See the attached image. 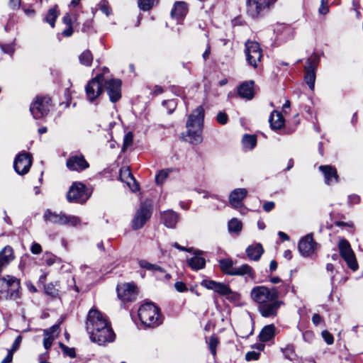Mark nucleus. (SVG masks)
Here are the masks:
<instances>
[{
    "label": "nucleus",
    "instance_id": "2eb2a0df",
    "mask_svg": "<svg viewBox=\"0 0 363 363\" xmlns=\"http://www.w3.org/2000/svg\"><path fill=\"white\" fill-rule=\"evenodd\" d=\"M118 296L124 301H133L138 295L137 287L133 283H123L116 288Z\"/></svg>",
    "mask_w": 363,
    "mask_h": 363
},
{
    "label": "nucleus",
    "instance_id": "58836bf2",
    "mask_svg": "<svg viewBox=\"0 0 363 363\" xmlns=\"http://www.w3.org/2000/svg\"><path fill=\"white\" fill-rule=\"evenodd\" d=\"M304 80L311 91H313L315 82V72L304 71Z\"/></svg>",
    "mask_w": 363,
    "mask_h": 363
},
{
    "label": "nucleus",
    "instance_id": "ea45409f",
    "mask_svg": "<svg viewBox=\"0 0 363 363\" xmlns=\"http://www.w3.org/2000/svg\"><path fill=\"white\" fill-rule=\"evenodd\" d=\"M58 283L56 282L55 284L50 283L45 286V293L52 297H55L58 294V289L57 288Z\"/></svg>",
    "mask_w": 363,
    "mask_h": 363
},
{
    "label": "nucleus",
    "instance_id": "473e14b6",
    "mask_svg": "<svg viewBox=\"0 0 363 363\" xmlns=\"http://www.w3.org/2000/svg\"><path fill=\"white\" fill-rule=\"evenodd\" d=\"M60 12L57 11V6L50 8L43 21L50 24L52 28L55 27V21L57 18Z\"/></svg>",
    "mask_w": 363,
    "mask_h": 363
},
{
    "label": "nucleus",
    "instance_id": "4468645a",
    "mask_svg": "<svg viewBox=\"0 0 363 363\" xmlns=\"http://www.w3.org/2000/svg\"><path fill=\"white\" fill-rule=\"evenodd\" d=\"M201 286L207 289L213 290L220 295L227 296L228 298H235L237 296V294L233 292L230 288L223 283L213 280H203L201 282Z\"/></svg>",
    "mask_w": 363,
    "mask_h": 363
},
{
    "label": "nucleus",
    "instance_id": "6ab92c4d",
    "mask_svg": "<svg viewBox=\"0 0 363 363\" xmlns=\"http://www.w3.org/2000/svg\"><path fill=\"white\" fill-rule=\"evenodd\" d=\"M31 164L30 155L28 153L23 152L16 157L13 166L18 174H25L29 171Z\"/></svg>",
    "mask_w": 363,
    "mask_h": 363
},
{
    "label": "nucleus",
    "instance_id": "09e8293b",
    "mask_svg": "<svg viewBox=\"0 0 363 363\" xmlns=\"http://www.w3.org/2000/svg\"><path fill=\"white\" fill-rule=\"evenodd\" d=\"M133 135L131 132H128L126 133L124 136L123 139V149L127 148L128 147L130 146L133 143Z\"/></svg>",
    "mask_w": 363,
    "mask_h": 363
},
{
    "label": "nucleus",
    "instance_id": "ddd939ff",
    "mask_svg": "<svg viewBox=\"0 0 363 363\" xmlns=\"http://www.w3.org/2000/svg\"><path fill=\"white\" fill-rule=\"evenodd\" d=\"M245 53L248 63L257 67L262 57V50L258 43L248 40L245 43Z\"/></svg>",
    "mask_w": 363,
    "mask_h": 363
},
{
    "label": "nucleus",
    "instance_id": "e433bc0d",
    "mask_svg": "<svg viewBox=\"0 0 363 363\" xmlns=\"http://www.w3.org/2000/svg\"><path fill=\"white\" fill-rule=\"evenodd\" d=\"M79 62L85 66H90L93 61L91 52L89 50H84L79 57Z\"/></svg>",
    "mask_w": 363,
    "mask_h": 363
},
{
    "label": "nucleus",
    "instance_id": "052dcab7",
    "mask_svg": "<svg viewBox=\"0 0 363 363\" xmlns=\"http://www.w3.org/2000/svg\"><path fill=\"white\" fill-rule=\"evenodd\" d=\"M359 201H360V198L357 195L353 194V195H350L348 196V202L351 205L357 204L359 203Z\"/></svg>",
    "mask_w": 363,
    "mask_h": 363
},
{
    "label": "nucleus",
    "instance_id": "39448f33",
    "mask_svg": "<svg viewBox=\"0 0 363 363\" xmlns=\"http://www.w3.org/2000/svg\"><path fill=\"white\" fill-rule=\"evenodd\" d=\"M138 316L143 324L155 327L160 324L159 308L152 303L142 305L138 310Z\"/></svg>",
    "mask_w": 363,
    "mask_h": 363
},
{
    "label": "nucleus",
    "instance_id": "b1692460",
    "mask_svg": "<svg viewBox=\"0 0 363 363\" xmlns=\"http://www.w3.org/2000/svg\"><path fill=\"white\" fill-rule=\"evenodd\" d=\"M120 179L125 183L132 191H136L138 189V185L128 167H123L121 169Z\"/></svg>",
    "mask_w": 363,
    "mask_h": 363
},
{
    "label": "nucleus",
    "instance_id": "72a5a7b5",
    "mask_svg": "<svg viewBox=\"0 0 363 363\" xmlns=\"http://www.w3.org/2000/svg\"><path fill=\"white\" fill-rule=\"evenodd\" d=\"M220 268L221 271L225 274L230 275L235 271L233 262L230 259H223L219 261Z\"/></svg>",
    "mask_w": 363,
    "mask_h": 363
},
{
    "label": "nucleus",
    "instance_id": "de8ad7c7",
    "mask_svg": "<svg viewBox=\"0 0 363 363\" xmlns=\"http://www.w3.org/2000/svg\"><path fill=\"white\" fill-rule=\"evenodd\" d=\"M216 121L221 125H225L228 121V116L225 112L220 111L216 116Z\"/></svg>",
    "mask_w": 363,
    "mask_h": 363
},
{
    "label": "nucleus",
    "instance_id": "7ed1b4c3",
    "mask_svg": "<svg viewBox=\"0 0 363 363\" xmlns=\"http://www.w3.org/2000/svg\"><path fill=\"white\" fill-rule=\"evenodd\" d=\"M203 118L204 109L202 106H198L189 116L186 122L187 138L186 140L193 145H199L203 140Z\"/></svg>",
    "mask_w": 363,
    "mask_h": 363
},
{
    "label": "nucleus",
    "instance_id": "a18cd8bd",
    "mask_svg": "<svg viewBox=\"0 0 363 363\" xmlns=\"http://www.w3.org/2000/svg\"><path fill=\"white\" fill-rule=\"evenodd\" d=\"M99 9L105 13L107 16L111 13V9L110 8L108 3L106 0H101L99 4Z\"/></svg>",
    "mask_w": 363,
    "mask_h": 363
},
{
    "label": "nucleus",
    "instance_id": "f03ea898",
    "mask_svg": "<svg viewBox=\"0 0 363 363\" xmlns=\"http://www.w3.org/2000/svg\"><path fill=\"white\" fill-rule=\"evenodd\" d=\"M279 293L276 287L268 288L265 286H257L252 289L251 299L258 306L260 314L265 318L274 317L283 303L279 299Z\"/></svg>",
    "mask_w": 363,
    "mask_h": 363
},
{
    "label": "nucleus",
    "instance_id": "dca6fc26",
    "mask_svg": "<svg viewBox=\"0 0 363 363\" xmlns=\"http://www.w3.org/2000/svg\"><path fill=\"white\" fill-rule=\"evenodd\" d=\"M318 247V244L313 240L311 233L302 238L298 243V250L304 257H308L314 254Z\"/></svg>",
    "mask_w": 363,
    "mask_h": 363
},
{
    "label": "nucleus",
    "instance_id": "20e7f679",
    "mask_svg": "<svg viewBox=\"0 0 363 363\" xmlns=\"http://www.w3.org/2000/svg\"><path fill=\"white\" fill-rule=\"evenodd\" d=\"M20 279L11 275L0 277V299H17L20 297Z\"/></svg>",
    "mask_w": 363,
    "mask_h": 363
},
{
    "label": "nucleus",
    "instance_id": "393cba45",
    "mask_svg": "<svg viewBox=\"0 0 363 363\" xmlns=\"http://www.w3.org/2000/svg\"><path fill=\"white\" fill-rule=\"evenodd\" d=\"M201 251H196L194 256L187 259L188 265L195 271L203 269L206 265V259L201 257Z\"/></svg>",
    "mask_w": 363,
    "mask_h": 363
},
{
    "label": "nucleus",
    "instance_id": "f8f14e48",
    "mask_svg": "<svg viewBox=\"0 0 363 363\" xmlns=\"http://www.w3.org/2000/svg\"><path fill=\"white\" fill-rule=\"evenodd\" d=\"M338 248L341 257L347 262V266L353 271L357 270L358 264L349 242L345 239L340 240L338 243Z\"/></svg>",
    "mask_w": 363,
    "mask_h": 363
},
{
    "label": "nucleus",
    "instance_id": "13d9d810",
    "mask_svg": "<svg viewBox=\"0 0 363 363\" xmlns=\"http://www.w3.org/2000/svg\"><path fill=\"white\" fill-rule=\"evenodd\" d=\"M174 287L176 290L179 292H184L187 290L186 286L182 281H177L174 284Z\"/></svg>",
    "mask_w": 363,
    "mask_h": 363
},
{
    "label": "nucleus",
    "instance_id": "e2e57ef3",
    "mask_svg": "<svg viewBox=\"0 0 363 363\" xmlns=\"http://www.w3.org/2000/svg\"><path fill=\"white\" fill-rule=\"evenodd\" d=\"M274 203L273 201H268V202H266L264 203L263 205V209L266 211V212H269L270 211H272L274 208Z\"/></svg>",
    "mask_w": 363,
    "mask_h": 363
},
{
    "label": "nucleus",
    "instance_id": "864d4df0",
    "mask_svg": "<svg viewBox=\"0 0 363 363\" xmlns=\"http://www.w3.org/2000/svg\"><path fill=\"white\" fill-rule=\"evenodd\" d=\"M163 105H167L169 108L168 113H172L177 107V102L174 99L164 101Z\"/></svg>",
    "mask_w": 363,
    "mask_h": 363
},
{
    "label": "nucleus",
    "instance_id": "423d86ee",
    "mask_svg": "<svg viewBox=\"0 0 363 363\" xmlns=\"http://www.w3.org/2000/svg\"><path fill=\"white\" fill-rule=\"evenodd\" d=\"M152 213V202L150 200H146L141 203L133 219L132 228L134 230L143 228L146 222L150 218Z\"/></svg>",
    "mask_w": 363,
    "mask_h": 363
},
{
    "label": "nucleus",
    "instance_id": "c03bdc74",
    "mask_svg": "<svg viewBox=\"0 0 363 363\" xmlns=\"http://www.w3.org/2000/svg\"><path fill=\"white\" fill-rule=\"evenodd\" d=\"M138 4L141 10L149 11L153 6V0H138Z\"/></svg>",
    "mask_w": 363,
    "mask_h": 363
},
{
    "label": "nucleus",
    "instance_id": "2f4dec72",
    "mask_svg": "<svg viewBox=\"0 0 363 363\" xmlns=\"http://www.w3.org/2000/svg\"><path fill=\"white\" fill-rule=\"evenodd\" d=\"M275 333V327L274 325H268L262 330L259 333V340L262 342H267L270 340L274 336Z\"/></svg>",
    "mask_w": 363,
    "mask_h": 363
},
{
    "label": "nucleus",
    "instance_id": "49530a36",
    "mask_svg": "<svg viewBox=\"0 0 363 363\" xmlns=\"http://www.w3.org/2000/svg\"><path fill=\"white\" fill-rule=\"evenodd\" d=\"M218 339L216 337L212 336L210 337L209 342H208V346H209V350L213 356H216V347L218 345Z\"/></svg>",
    "mask_w": 363,
    "mask_h": 363
},
{
    "label": "nucleus",
    "instance_id": "37998d69",
    "mask_svg": "<svg viewBox=\"0 0 363 363\" xmlns=\"http://www.w3.org/2000/svg\"><path fill=\"white\" fill-rule=\"evenodd\" d=\"M45 261L47 265L51 266L55 263H60V259L52 254L46 253L45 255Z\"/></svg>",
    "mask_w": 363,
    "mask_h": 363
},
{
    "label": "nucleus",
    "instance_id": "c85d7f7f",
    "mask_svg": "<svg viewBox=\"0 0 363 363\" xmlns=\"http://www.w3.org/2000/svg\"><path fill=\"white\" fill-rule=\"evenodd\" d=\"M247 275L251 279L255 277L253 269L248 264H244L240 267H235V271L231 273V276H245Z\"/></svg>",
    "mask_w": 363,
    "mask_h": 363
},
{
    "label": "nucleus",
    "instance_id": "7c9ffc66",
    "mask_svg": "<svg viewBox=\"0 0 363 363\" xmlns=\"http://www.w3.org/2000/svg\"><path fill=\"white\" fill-rule=\"evenodd\" d=\"M319 56L315 53L312 54L306 62L304 71L315 72V70L319 65Z\"/></svg>",
    "mask_w": 363,
    "mask_h": 363
},
{
    "label": "nucleus",
    "instance_id": "f704fd0d",
    "mask_svg": "<svg viewBox=\"0 0 363 363\" xmlns=\"http://www.w3.org/2000/svg\"><path fill=\"white\" fill-rule=\"evenodd\" d=\"M242 144L245 148L250 150L253 149L257 144V138L255 135H245L242 138Z\"/></svg>",
    "mask_w": 363,
    "mask_h": 363
},
{
    "label": "nucleus",
    "instance_id": "a211bd4d",
    "mask_svg": "<svg viewBox=\"0 0 363 363\" xmlns=\"http://www.w3.org/2000/svg\"><path fill=\"white\" fill-rule=\"evenodd\" d=\"M66 166L70 171L80 172L87 169L89 164L83 155L75 154L69 156L67 160Z\"/></svg>",
    "mask_w": 363,
    "mask_h": 363
},
{
    "label": "nucleus",
    "instance_id": "338daca9",
    "mask_svg": "<svg viewBox=\"0 0 363 363\" xmlns=\"http://www.w3.org/2000/svg\"><path fill=\"white\" fill-rule=\"evenodd\" d=\"M321 321H322V318L319 314H318V313L313 314V315L312 317V322L314 325H318V324H320L321 323Z\"/></svg>",
    "mask_w": 363,
    "mask_h": 363
},
{
    "label": "nucleus",
    "instance_id": "bf43d9fd",
    "mask_svg": "<svg viewBox=\"0 0 363 363\" xmlns=\"http://www.w3.org/2000/svg\"><path fill=\"white\" fill-rule=\"evenodd\" d=\"M1 48L4 53L12 55L14 52V47L13 45H1Z\"/></svg>",
    "mask_w": 363,
    "mask_h": 363
},
{
    "label": "nucleus",
    "instance_id": "6e6d98bb",
    "mask_svg": "<svg viewBox=\"0 0 363 363\" xmlns=\"http://www.w3.org/2000/svg\"><path fill=\"white\" fill-rule=\"evenodd\" d=\"M303 338L307 342H311L314 338V334L311 331H306L303 333Z\"/></svg>",
    "mask_w": 363,
    "mask_h": 363
},
{
    "label": "nucleus",
    "instance_id": "680f3d73",
    "mask_svg": "<svg viewBox=\"0 0 363 363\" xmlns=\"http://www.w3.org/2000/svg\"><path fill=\"white\" fill-rule=\"evenodd\" d=\"M163 272H157V273H154L155 277L157 278V279H169L171 276L169 274L167 273L164 269H163Z\"/></svg>",
    "mask_w": 363,
    "mask_h": 363
},
{
    "label": "nucleus",
    "instance_id": "aec40b11",
    "mask_svg": "<svg viewBox=\"0 0 363 363\" xmlns=\"http://www.w3.org/2000/svg\"><path fill=\"white\" fill-rule=\"evenodd\" d=\"M319 170L323 174L325 182L331 185L338 182V174L337 169L331 165H320Z\"/></svg>",
    "mask_w": 363,
    "mask_h": 363
},
{
    "label": "nucleus",
    "instance_id": "412c9836",
    "mask_svg": "<svg viewBox=\"0 0 363 363\" xmlns=\"http://www.w3.org/2000/svg\"><path fill=\"white\" fill-rule=\"evenodd\" d=\"M161 221L168 228H174L179 221V216L173 210H167L161 213Z\"/></svg>",
    "mask_w": 363,
    "mask_h": 363
},
{
    "label": "nucleus",
    "instance_id": "8fccbe9b",
    "mask_svg": "<svg viewBox=\"0 0 363 363\" xmlns=\"http://www.w3.org/2000/svg\"><path fill=\"white\" fill-rule=\"evenodd\" d=\"M60 347L62 349L64 353L70 357H74L76 354H75V350L74 348H72V347H67L66 345H65L64 344L62 343H60Z\"/></svg>",
    "mask_w": 363,
    "mask_h": 363
},
{
    "label": "nucleus",
    "instance_id": "0eeeda50",
    "mask_svg": "<svg viewBox=\"0 0 363 363\" xmlns=\"http://www.w3.org/2000/svg\"><path fill=\"white\" fill-rule=\"evenodd\" d=\"M277 0H247V13L252 18H258L268 11Z\"/></svg>",
    "mask_w": 363,
    "mask_h": 363
},
{
    "label": "nucleus",
    "instance_id": "a19ab883",
    "mask_svg": "<svg viewBox=\"0 0 363 363\" xmlns=\"http://www.w3.org/2000/svg\"><path fill=\"white\" fill-rule=\"evenodd\" d=\"M285 357L288 359L292 360L295 357L294 347L292 345H288L286 347L281 349Z\"/></svg>",
    "mask_w": 363,
    "mask_h": 363
},
{
    "label": "nucleus",
    "instance_id": "603ef678",
    "mask_svg": "<svg viewBox=\"0 0 363 363\" xmlns=\"http://www.w3.org/2000/svg\"><path fill=\"white\" fill-rule=\"evenodd\" d=\"M259 352L250 351L246 353L245 359L247 361L257 360L259 357Z\"/></svg>",
    "mask_w": 363,
    "mask_h": 363
},
{
    "label": "nucleus",
    "instance_id": "9b49d317",
    "mask_svg": "<svg viewBox=\"0 0 363 363\" xmlns=\"http://www.w3.org/2000/svg\"><path fill=\"white\" fill-rule=\"evenodd\" d=\"M89 197L86 186L81 182H74L67 194V201L70 203L85 202Z\"/></svg>",
    "mask_w": 363,
    "mask_h": 363
},
{
    "label": "nucleus",
    "instance_id": "4d7b16f0",
    "mask_svg": "<svg viewBox=\"0 0 363 363\" xmlns=\"http://www.w3.org/2000/svg\"><path fill=\"white\" fill-rule=\"evenodd\" d=\"M21 341H22V337L21 335H18L16 338L15 341L13 343V345H12L11 348L9 350H11V351H12L13 352L15 351H16L18 350V348L19 347V346H20V345L21 343Z\"/></svg>",
    "mask_w": 363,
    "mask_h": 363
},
{
    "label": "nucleus",
    "instance_id": "69168bd1",
    "mask_svg": "<svg viewBox=\"0 0 363 363\" xmlns=\"http://www.w3.org/2000/svg\"><path fill=\"white\" fill-rule=\"evenodd\" d=\"M13 352L9 350L6 357L1 361V363H10L13 359Z\"/></svg>",
    "mask_w": 363,
    "mask_h": 363
},
{
    "label": "nucleus",
    "instance_id": "79ce46f5",
    "mask_svg": "<svg viewBox=\"0 0 363 363\" xmlns=\"http://www.w3.org/2000/svg\"><path fill=\"white\" fill-rule=\"evenodd\" d=\"M169 173V169H162L156 175L155 180L157 184H162L168 177Z\"/></svg>",
    "mask_w": 363,
    "mask_h": 363
},
{
    "label": "nucleus",
    "instance_id": "774afa93",
    "mask_svg": "<svg viewBox=\"0 0 363 363\" xmlns=\"http://www.w3.org/2000/svg\"><path fill=\"white\" fill-rule=\"evenodd\" d=\"M63 23L67 26H72V18L69 13H66L62 18Z\"/></svg>",
    "mask_w": 363,
    "mask_h": 363
},
{
    "label": "nucleus",
    "instance_id": "5fc2aeb1",
    "mask_svg": "<svg viewBox=\"0 0 363 363\" xmlns=\"http://www.w3.org/2000/svg\"><path fill=\"white\" fill-rule=\"evenodd\" d=\"M30 251L33 255H39L42 252L41 245L37 242H33L31 245Z\"/></svg>",
    "mask_w": 363,
    "mask_h": 363
},
{
    "label": "nucleus",
    "instance_id": "1a4fd4ad",
    "mask_svg": "<svg viewBox=\"0 0 363 363\" xmlns=\"http://www.w3.org/2000/svg\"><path fill=\"white\" fill-rule=\"evenodd\" d=\"M104 76L96 75L85 86L86 99L91 103H96L97 98L102 94L104 88Z\"/></svg>",
    "mask_w": 363,
    "mask_h": 363
},
{
    "label": "nucleus",
    "instance_id": "0e129e2a",
    "mask_svg": "<svg viewBox=\"0 0 363 363\" xmlns=\"http://www.w3.org/2000/svg\"><path fill=\"white\" fill-rule=\"evenodd\" d=\"M21 5V0H9V6L12 9H18Z\"/></svg>",
    "mask_w": 363,
    "mask_h": 363
},
{
    "label": "nucleus",
    "instance_id": "c9c22d12",
    "mask_svg": "<svg viewBox=\"0 0 363 363\" xmlns=\"http://www.w3.org/2000/svg\"><path fill=\"white\" fill-rule=\"evenodd\" d=\"M139 265L141 268L146 269L149 271H152L154 273L164 272L163 269L156 264H152L146 260L142 259L139 261Z\"/></svg>",
    "mask_w": 363,
    "mask_h": 363
},
{
    "label": "nucleus",
    "instance_id": "6e6552de",
    "mask_svg": "<svg viewBox=\"0 0 363 363\" xmlns=\"http://www.w3.org/2000/svg\"><path fill=\"white\" fill-rule=\"evenodd\" d=\"M44 218L46 221L57 225H67L74 227L80 224V218L76 216L67 215L62 212L57 213L50 210L46 211Z\"/></svg>",
    "mask_w": 363,
    "mask_h": 363
},
{
    "label": "nucleus",
    "instance_id": "f3484780",
    "mask_svg": "<svg viewBox=\"0 0 363 363\" xmlns=\"http://www.w3.org/2000/svg\"><path fill=\"white\" fill-rule=\"evenodd\" d=\"M109 99L116 103L121 97V82L119 79H112L106 80L104 84Z\"/></svg>",
    "mask_w": 363,
    "mask_h": 363
},
{
    "label": "nucleus",
    "instance_id": "3c124183",
    "mask_svg": "<svg viewBox=\"0 0 363 363\" xmlns=\"http://www.w3.org/2000/svg\"><path fill=\"white\" fill-rule=\"evenodd\" d=\"M323 338L325 341L328 345H332L334 342V338L332 334H330L328 331L324 330L321 333Z\"/></svg>",
    "mask_w": 363,
    "mask_h": 363
},
{
    "label": "nucleus",
    "instance_id": "cd10ccee",
    "mask_svg": "<svg viewBox=\"0 0 363 363\" xmlns=\"http://www.w3.org/2000/svg\"><path fill=\"white\" fill-rule=\"evenodd\" d=\"M253 82H245L238 87V94L240 97L251 99L254 96Z\"/></svg>",
    "mask_w": 363,
    "mask_h": 363
},
{
    "label": "nucleus",
    "instance_id": "5701e85b",
    "mask_svg": "<svg viewBox=\"0 0 363 363\" xmlns=\"http://www.w3.org/2000/svg\"><path fill=\"white\" fill-rule=\"evenodd\" d=\"M188 11V6L184 1H176L171 11L172 18L179 21L184 18Z\"/></svg>",
    "mask_w": 363,
    "mask_h": 363
},
{
    "label": "nucleus",
    "instance_id": "4be33fe9",
    "mask_svg": "<svg viewBox=\"0 0 363 363\" xmlns=\"http://www.w3.org/2000/svg\"><path fill=\"white\" fill-rule=\"evenodd\" d=\"M247 190L245 188L234 189L229 196V202L234 208H240L242 206V200L246 197Z\"/></svg>",
    "mask_w": 363,
    "mask_h": 363
},
{
    "label": "nucleus",
    "instance_id": "c756f323",
    "mask_svg": "<svg viewBox=\"0 0 363 363\" xmlns=\"http://www.w3.org/2000/svg\"><path fill=\"white\" fill-rule=\"evenodd\" d=\"M269 121L273 130L281 129L284 125V118L280 112H272Z\"/></svg>",
    "mask_w": 363,
    "mask_h": 363
},
{
    "label": "nucleus",
    "instance_id": "bb28decb",
    "mask_svg": "<svg viewBox=\"0 0 363 363\" xmlns=\"http://www.w3.org/2000/svg\"><path fill=\"white\" fill-rule=\"evenodd\" d=\"M264 253V249L260 243L249 245L246 249L248 258L253 261H258Z\"/></svg>",
    "mask_w": 363,
    "mask_h": 363
},
{
    "label": "nucleus",
    "instance_id": "f257e3e1",
    "mask_svg": "<svg viewBox=\"0 0 363 363\" xmlns=\"http://www.w3.org/2000/svg\"><path fill=\"white\" fill-rule=\"evenodd\" d=\"M86 329L91 340L99 345L113 342L115 339L108 318L96 308H91L87 314Z\"/></svg>",
    "mask_w": 363,
    "mask_h": 363
},
{
    "label": "nucleus",
    "instance_id": "4c0bfd02",
    "mask_svg": "<svg viewBox=\"0 0 363 363\" xmlns=\"http://www.w3.org/2000/svg\"><path fill=\"white\" fill-rule=\"evenodd\" d=\"M228 227L230 233H238L241 231L242 225L238 219L233 218L228 222Z\"/></svg>",
    "mask_w": 363,
    "mask_h": 363
},
{
    "label": "nucleus",
    "instance_id": "a878e982",
    "mask_svg": "<svg viewBox=\"0 0 363 363\" xmlns=\"http://www.w3.org/2000/svg\"><path fill=\"white\" fill-rule=\"evenodd\" d=\"M59 330L57 325H52L49 329L44 330V340L43 346L45 350L50 349L52 346V342L57 337Z\"/></svg>",
    "mask_w": 363,
    "mask_h": 363
},
{
    "label": "nucleus",
    "instance_id": "9d476101",
    "mask_svg": "<svg viewBox=\"0 0 363 363\" xmlns=\"http://www.w3.org/2000/svg\"><path fill=\"white\" fill-rule=\"evenodd\" d=\"M51 99L48 96H38L30 107V111L35 119L48 115L51 107Z\"/></svg>",
    "mask_w": 363,
    "mask_h": 363
}]
</instances>
